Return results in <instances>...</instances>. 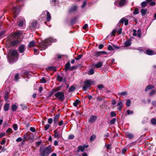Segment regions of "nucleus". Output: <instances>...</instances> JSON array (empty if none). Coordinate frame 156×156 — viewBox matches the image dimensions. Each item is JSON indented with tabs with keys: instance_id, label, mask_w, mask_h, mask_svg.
Listing matches in <instances>:
<instances>
[{
	"instance_id": "473e14b6",
	"label": "nucleus",
	"mask_w": 156,
	"mask_h": 156,
	"mask_svg": "<svg viewBox=\"0 0 156 156\" xmlns=\"http://www.w3.org/2000/svg\"><path fill=\"white\" fill-rule=\"evenodd\" d=\"M21 32L20 31H17L14 34H12V36L13 37L19 36L21 34Z\"/></svg>"
},
{
	"instance_id": "412c9836",
	"label": "nucleus",
	"mask_w": 156,
	"mask_h": 156,
	"mask_svg": "<svg viewBox=\"0 0 156 156\" xmlns=\"http://www.w3.org/2000/svg\"><path fill=\"white\" fill-rule=\"evenodd\" d=\"M47 69H48L51 70L53 71H55L56 70V67L53 66H49L47 68Z\"/></svg>"
},
{
	"instance_id": "4468645a",
	"label": "nucleus",
	"mask_w": 156,
	"mask_h": 156,
	"mask_svg": "<svg viewBox=\"0 0 156 156\" xmlns=\"http://www.w3.org/2000/svg\"><path fill=\"white\" fill-rule=\"evenodd\" d=\"M59 117L60 115L57 114L54 117L53 121L55 125L57 123L58 119L59 118Z\"/></svg>"
},
{
	"instance_id": "6e6d98bb",
	"label": "nucleus",
	"mask_w": 156,
	"mask_h": 156,
	"mask_svg": "<svg viewBox=\"0 0 156 156\" xmlns=\"http://www.w3.org/2000/svg\"><path fill=\"white\" fill-rule=\"evenodd\" d=\"M98 88L99 89H101L104 88V86L102 84H100L98 86Z\"/></svg>"
},
{
	"instance_id": "603ef678",
	"label": "nucleus",
	"mask_w": 156,
	"mask_h": 156,
	"mask_svg": "<svg viewBox=\"0 0 156 156\" xmlns=\"http://www.w3.org/2000/svg\"><path fill=\"white\" fill-rule=\"evenodd\" d=\"M13 128L14 130H16L18 129L17 125L16 124H14L13 126Z\"/></svg>"
},
{
	"instance_id": "e433bc0d",
	"label": "nucleus",
	"mask_w": 156,
	"mask_h": 156,
	"mask_svg": "<svg viewBox=\"0 0 156 156\" xmlns=\"http://www.w3.org/2000/svg\"><path fill=\"white\" fill-rule=\"evenodd\" d=\"M155 90H153L151 91L149 93V95L150 96H152L154 95L155 93Z\"/></svg>"
},
{
	"instance_id": "2f4dec72",
	"label": "nucleus",
	"mask_w": 156,
	"mask_h": 156,
	"mask_svg": "<svg viewBox=\"0 0 156 156\" xmlns=\"http://www.w3.org/2000/svg\"><path fill=\"white\" fill-rule=\"evenodd\" d=\"M147 2L146 1H144L142 2L141 3V5L142 7H145L147 5Z\"/></svg>"
},
{
	"instance_id": "69168bd1",
	"label": "nucleus",
	"mask_w": 156,
	"mask_h": 156,
	"mask_svg": "<svg viewBox=\"0 0 156 156\" xmlns=\"http://www.w3.org/2000/svg\"><path fill=\"white\" fill-rule=\"evenodd\" d=\"M74 136L73 135H70L69 136V139H72L74 138Z\"/></svg>"
},
{
	"instance_id": "09e8293b",
	"label": "nucleus",
	"mask_w": 156,
	"mask_h": 156,
	"mask_svg": "<svg viewBox=\"0 0 156 156\" xmlns=\"http://www.w3.org/2000/svg\"><path fill=\"white\" fill-rule=\"evenodd\" d=\"M75 89V88L73 86H71L69 89L70 92H73Z\"/></svg>"
},
{
	"instance_id": "4c0bfd02",
	"label": "nucleus",
	"mask_w": 156,
	"mask_h": 156,
	"mask_svg": "<svg viewBox=\"0 0 156 156\" xmlns=\"http://www.w3.org/2000/svg\"><path fill=\"white\" fill-rule=\"evenodd\" d=\"M131 104V101L130 100L128 99L127 100L126 103V105L127 106H129Z\"/></svg>"
},
{
	"instance_id": "ddd939ff",
	"label": "nucleus",
	"mask_w": 156,
	"mask_h": 156,
	"mask_svg": "<svg viewBox=\"0 0 156 156\" xmlns=\"http://www.w3.org/2000/svg\"><path fill=\"white\" fill-rule=\"evenodd\" d=\"M19 51L20 53H23L25 51V46L23 45H20L19 48Z\"/></svg>"
},
{
	"instance_id": "37998d69",
	"label": "nucleus",
	"mask_w": 156,
	"mask_h": 156,
	"mask_svg": "<svg viewBox=\"0 0 156 156\" xmlns=\"http://www.w3.org/2000/svg\"><path fill=\"white\" fill-rule=\"evenodd\" d=\"M151 122L153 125L156 124V119H153L151 120Z\"/></svg>"
},
{
	"instance_id": "7ed1b4c3",
	"label": "nucleus",
	"mask_w": 156,
	"mask_h": 156,
	"mask_svg": "<svg viewBox=\"0 0 156 156\" xmlns=\"http://www.w3.org/2000/svg\"><path fill=\"white\" fill-rule=\"evenodd\" d=\"M19 54L16 50H13L11 52V56L9 57L10 62H14L16 61L19 57Z\"/></svg>"
},
{
	"instance_id": "b1692460",
	"label": "nucleus",
	"mask_w": 156,
	"mask_h": 156,
	"mask_svg": "<svg viewBox=\"0 0 156 156\" xmlns=\"http://www.w3.org/2000/svg\"><path fill=\"white\" fill-rule=\"evenodd\" d=\"M12 11L14 15H16L18 12V9L16 7H14L12 9Z\"/></svg>"
},
{
	"instance_id": "774afa93",
	"label": "nucleus",
	"mask_w": 156,
	"mask_h": 156,
	"mask_svg": "<svg viewBox=\"0 0 156 156\" xmlns=\"http://www.w3.org/2000/svg\"><path fill=\"white\" fill-rule=\"evenodd\" d=\"M155 5V2H152L150 4V5L151 6H153Z\"/></svg>"
},
{
	"instance_id": "a18cd8bd",
	"label": "nucleus",
	"mask_w": 156,
	"mask_h": 156,
	"mask_svg": "<svg viewBox=\"0 0 156 156\" xmlns=\"http://www.w3.org/2000/svg\"><path fill=\"white\" fill-rule=\"evenodd\" d=\"M126 112L127 114L129 115L130 114H133V112L132 111L129 110H127Z\"/></svg>"
},
{
	"instance_id": "f8f14e48",
	"label": "nucleus",
	"mask_w": 156,
	"mask_h": 156,
	"mask_svg": "<svg viewBox=\"0 0 156 156\" xmlns=\"http://www.w3.org/2000/svg\"><path fill=\"white\" fill-rule=\"evenodd\" d=\"M145 53L148 55H153L156 54L152 50H147L146 51Z\"/></svg>"
},
{
	"instance_id": "6ab92c4d",
	"label": "nucleus",
	"mask_w": 156,
	"mask_h": 156,
	"mask_svg": "<svg viewBox=\"0 0 156 156\" xmlns=\"http://www.w3.org/2000/svg\"><path fill=\"white\" fill-rule=\"evenodd\" d=\"M65 71H67L70 68V64L69 62H68L65 66Z\"/></svg>"
},
{
	"instance_id": "338daca9",
	"label": "nucleus",
	"mask_w": 156,
	"mask_h": 156,
	"mask_svg": "<svg viewBox=\"0 0 156 156\" xmlns=\"http://www.w3.org/2000/svg\"><path fill=\"white\" fill-rule=\"evenodd\" d=\"M51 2L53 4L55 5V3L58 2L57 0H52Z\"/></svg>"
},
{
	"instance_id": "393cba45",
	"label": "nucleus",
	"mask_w": 156,
	"mask_h": 156,
	"mask_svg": "<svg viewBox=\"0 0 156 156\" xmlns=\"http://www.w3.org/2000/svg\"><path fill=\"white\" fill-rule=\"evenodd\" d=\"M9 105L8 104H5L4 105V110L5 111H7L9 108Z\"/></svg>"
},
{
	"instance_id": "9d476101",
	"label": "nucleus",
	"mask_w": 156,
	"mask_h": 156,
	"mask_svg": "<svg viewBox=\"0 0 156 156\" xmlns=\"http://www.w3.org/2000/svg\"><path fill=\"white\" fill-rule=\"evenodd\" d=\"M124 23L125 25L126 26L128 24L129 21L127 19L123 17L121 19L119 23Z\"/></svg>"
},
{
	"instance_id": "0eeeda50",
	"label": "nucleus",
	"mask_w": 156,
	"mask_h": 156,
	"mask_svg": "<svg viewBox=\"0 0 156 156\" xmlns=\"http://www.w3.org/2000/svg\"><path fill=\"white\" fill-rule=\"evenodd\" d=\"M54 136L57 138H61L62 136V131H58V130H55L54 131Z\"/></svg>"
},
{
	"instance_id": "20e7f679",
	"label": "nucleus",
	"mask_w": 156,
	"mask_h": 156,
	"mask_svg": "<svg viewBox=\"0 0 156 156\" xmlns=\"http://www.w3.org/2000/svg\"><path fill=\"white\" fill-rule=\"evenodd\" d=\"M93 81L90 80H87L84 82V85L83 86V89L84 90L86 91L93 83Z\"/></svg>"
},
{
	"instance_id": "dca6fc26",
	"label": "nucleus",
	"mask_w": 156,
	"mask_h": 156,
	"mask_svg": "<svg viewBox=\"0 0 156 156\" xmlns=\"http://www.w3.org/2000/svg\"><path fill=\"white\" fill-rule=\"evenodd\" d=\"M154 86L153 85H148L147 87H146L145 89V91H147L149 90L152 89L154 88Z\"/></svg>"
},
{
	"instance_id": "680f3d73",
	"label": "nucleus",
	"mask_w": 156,
	"mask_h": 156,
	"mask_svg": "<svg viewBox=\"0 0 156 156\" xmlns=\"http://www.w3.org/2000/svg\"><path fill=\"white\" fill-rule=\"evenodd\" d=\"M30 130L33 132H34L35 131V129L33 127H31L30 128Z\"/></svg>"
},
{
	"instance_id": "c756f323",
	"label": "nucleus",
	"mask_w": 156,
	"mask_h": 156,
	"mask_svg": "<svg viewBox=\"0 0 156 156\" xmlns=\"http://www.w3.org/2000/svg\"><path fill=\"white\" fill-rule=\"evenodd\" d=\"M126 134V136L130 139H131L133 137V135L130 133H127Z\"/></svg>"
},
{
	"instance_id": "a19ab883",
	"label": "nucleus",
	"mask_w": 156,
	"mask_h": 156,
	"mask_svg": "<svg viewBox=\"0 0 156 156\" xmlns=\"http://www.w3.org/2000/svg\"><path fill=\"white\" fill-rule=\"evenodd\" d=\"M127 94V93L126 91H124L118 93V95H126Z\"/></svg>"
},
{
	"instance_id": "cd10ccee",
	"label": "nucleus",
	"mask_w": 156,
	"mask_h": 156,
	"mask_svg": "<svg viewBox=\"0 0 156 156\" xmlns=\"http://www.w3.org/2000/svg\"><path fill=\"white\" fill-rule=\"evenodd\" d=\"M17 108V106L16 105L14 104L12 106L11 110L12 111L14 112L16 110Z\"/></svg>"
},
{
	"instance_id": "7c9ffc66",
	"label": "nucleus",
	"mask_w": 156,
	"mask_h": 156,
	"mask_svg": "<svg viewBox=\"0 0 156 156\" xmlns=\"http://www.w3.org/2000/svg\"><path fill=\"white\" fill-rule=\"evenodd\" d=\"M94 70L93 69L91 68L89 70L88 74L90 75H92L94 73Z\"/></svg>"
},
{
	"instance_id": "4be33fe9",
	"label": "nucleus",
	"mask_w": 156,
	"mask_h": 156,
	"mask_svg": "<svg viewBox=\"0 0 156 156\" xmlns=\"http://www.w3.org/2000/svg\"><path fill=\"white\" fill-rule=\"evenodd\" d=\"M126 0H121L119 1V5L120 6H123L126 3Z\"/></svg>"
},
{
	"instance_id": "c9c22d12",
	"label": "nucleus",
	"mask_w": 156,
	"mask_h": 156,
	"mask_svg": "<svg viewBox=\"0 0 156 156\" xmlns=\"http://www.w3.org/2000/svg\"><path fill=\"white\" fill-rule=\"evenodd\" d=\"M79 101L78 100H77L75 102L73 103V105L75 107H76L77 106L78 104L79 103Z\"/></svg>"
},
{
	"instance_id": "aec40b11",
	"label": "nucleus",
	"mask_w": 156,
	"mask_h": 156,
	"mask_svg": "<svg viewBox=\"0 0 156 156\" xmlns=\"http://www.w3.org/2000/svg\"><path fill=\"white\" fill-rule=\"evenodd\" d=\"M103 65V63L101 62H99L94 65V67L97 68H99L101 67Z\"/></svg>"
},
{
	"instance_id": "a878e982",
	"label": "nucleus",
	"mask_w": 156,
	"mask_h": 156,
	"mask_svg": "<svg viewBox=\"0 0 156 156\" xmlns=\"http://www.w3.org/2000/svg\"><path fill=\"white\" fill-rule=\"evenodd\" d=\"M35 44V42L34 41H32L29 43L28 45L29 47H33Z\"/></svg>"
},
{
	"instance_id": "e2e57ef3",
	"label": "nucleus",
	"mask_w": 156,
	"mask_h": 156,
	"mask_svg": "<svg viewBox=\"0 0 156 156\" xmlns=\"http://www.w3.org/2000/svg\"><path fill=\"white\" fill-rule=\"evenodd\" d=\"M133 35L134 36H136L137 35V34L136 33V30L135 29H133Z\"/></svg>"
},
{
	"instance_id": "423d86ee",
	"label": "nucleus",
	"mask_w": 156,
	"mask_h": 156,
	"mask_svg": "<svg viewBox=\"0 0 156 156\" xmlns=\"http://www.w3.org/2000/svg\"><path fill=\"white\" fill-rule=\"evenodd\" d=\"M46 13L47 14L46 20L47 21H49L51 19V16L50 13L48 12H47L46 11L43 12L40 16V17H43V19H44L45 17L44 16H44L45 14Z\"/></svg>"
},
{
	"instance_id": "052dcab7",
	"label": "nucleus",
	"mask_w": 156,
	"mask_h": 156,
	"mask_svg": "<svg viewBox=\"0 0 156 156\" xmlns=\"http://www.w3.org/2000/svg\"><path fill=\"white\" fill-rule=\"evenodd\" d=\"M96 138V136L94 135H92L90 137L91 140H94Z\"/></svg>"
},
{
	"instance_id": "c03bdc74",
	"label": "nucleus",
	"mask_w": 156,
	"mask_h": 156,
	"mask_svg": "<svg viewBox=\"0 0 156 156\" xmlns=\"http://www.w3.org/2000/svg\"><path fill=\"white\" fill-rule=\"evenodd\" d=\"M41 83H45L46 82V81L45 80V79L44 77H42L40 80Z\"/></svg>"
},
{
	"instance_id": "864d4df0",
	"label": "nucleus",
	"mask_w": 156,
	"mask_h": 156,
	"mask_svg": "<svg viewBox=\"0 0 156 156\" xmlns=\"http://www.w3.org/2000/svg\"><path fill=\"white\" fill-rule=\"evenodd\" d=\"M19 75L18 73L16 74L15 75V80L16 81H17L18 80V79H19Z\"/></svg>"
},
{
	"instance_id": "ea45409f",
	"label": "nucleus",
	"mask_w": 156,
	"mask_h": 156,
	"mask_svg": "<svg viewBox=\"0 0 156 156\" xmlns=\"http://www.w3.org/2000/svg\"><path fill=\"white\" fill-rule=\"evenodd\" d=\"M83 55H77V57L75 58L76 60L77 61L80 59L82 57Z\"/></svg>"
},
{
	"instance_id": "f03ea898",
	"label": "nucleus",
	"mask_w": 156,
	"mask_h": 156,
	"mask_svg": "<svg viewBox=\"0 0 156 156\" xmlns=\"http://www.w3.org/2000/svg\"><path fill=\"white\" fill-rule=\"evenodd\" d=\"M56 41L55 39L52 38H49L46 39L45 41L41 42L39 44V46L41 48V50H45L48 46L51 45V43L52 42H55Z\"/></svg>"
},
{
	"instance_id": "0e129e2a",
	"label": "nucleus",
	"mask_w": 156,
	"mask_h": 156,
	"mask_svg": "<svg viewBox=\"0 0 156 156\" xmlns=\"http://www.w3.org/2000/svg\"><path fill=\"white\" fill-rule=\"evenodd\" d=\"M22 140V138L21 137H19L16 139V141L17 142H20Z\"/></svg>"
},
{
	"instance_id": "bb28decb",
	"label": "nucleus",
	"mask_w": 156,
	"mask_h": 156,
	"mask_svg": "<svg viewBox=\"0 0 156 156\" xmlns=\"http://www.w3.org/2000/svg\"><path fill=\"white\" fill-rule=\"evenodd\" d=\"M147 12V9H142L141 10V12L142 16H144Z\"/></svg>"
},
{
	"instance_id": "f3484780",
	"label": "nucleus",
	"mask_w": 156,
	"mask_h": 156,
	"mask_svg": "<svg viewBox=\"0 0 156 156\" xmlns=\"http://www.w3.org/2000/svg\"><path fill=\"white\" fill-rule=\"evenodd\" d=\"M131 40H128L126 41L124 43V45L125 47H128L131 45Z\"/></svg>"
},
{
	"instance_id": "13d9d810",
	"label": "nucleus",
	"mask_w": 156,
	"mask_h": 156,
	"mask_svg": "<svg viewBox=\"0 0 156 156\" xmlns=\"http://www.w3.org/2000/svg\"><path fill=\"white\" fill-rule=\"evenodd\" d=\"M53 121V119L51 118H49L48 119V123L51 124Z\"/></svg>"
},
{
	"instance_id": "6e6552de",
	"label": "nucleus",
	"mask_w": 156,
	"mask_h": 156,
	"mask_svg": "<svg viewBox=\"0 0 156 156\" xmlns=\"http://www.w3.org/2000/svg\"><path fill=\"white\" fill-rule=\"evenodd\" d=\"M94 56L98 57L99 56H101L103 55V54H106L107 53L106 52L103 51H98L97 52H94Z\"/></svg>"
},
{
	"instance_id": "5701e85b",
	"label": "nucleus",
	"mask_w": 156,
	"mask_h": 156,
	"mask_svg": "<svg viewBox=\"0 0 156 156\" xmlns=\"http://www.w3.org/2000/svg\"><path fill=\"white\" fill-rule=\"evenodd\" d=\"M22 19L20 21L19 24V27H22L23 26V23L25 21L24 19L23 18H21Z\"/></svg>"
},
{
	"instance_id": "bf43d9fd",
	"label": "nucleus",
	"mask_w": 156,
	"mask_h": 156,
	"mask_svg": "<svg viewBox=\"0 0 156 156\" xmlns=\"http://www.w3.org/2000/svg\"><path fill=\"white\" fill-rule=\"evenodd\" d=\"M50 125L49 124H46L44 126V128L45 130H48L50 127Z\"/></svg>"
},
{
	"instance_id": "1a4fd4ad",
	"label": "nucleus",
	"mask_w": 156,
	"mask_h": 156,
	"mask_svg": "<svg viewBox=\"0 0 156 156\" xmlns=\"http://www.w3.org/2000/svg\"><path fill=\"white\" fill-rule=\"evenodd\" d=\"M97 119V117L95 115H92L89 119L88 121L90 123H92L95 122Z\"/></svg>"
},
{
	"instance_id": "3c124183",
	"label": "nucleus",
	"mask_w": 156,
	"mask_h": 156,
	"mask_svg": "<svg viewBox=\"0 0 156 156\" xmlns=\"http://www.w3.org/2000/svg\"><path fill=\"white\" fill-rule=\"evenodd\" d=\"M12 132L13 131L12 129L10 128H8L6 131V132L7 133H12Z\"/></svg>"
},
{
	"instance_id": "9b49d317",
	"label": "nucleus",
	"mask_w": 156,
	"mask_h": 156,
	"mask_svg": "<svg viewBox=\"0 0 156 156\" xmlns=\"http://www.w3.org/2000/svg\"><path fill=\"white\" fill-rule=\"evenodd\" d=\"M123 104L122 101H120L117 104V106L118 107L117 109L119 111H121Z\"/></svg>"
},
{
	"instance_id": "2eb2a0df",
	"label": "nucleus",
	"mask_w": 156,
	"mask_h": 156,
	"mask_svg": "<svg viewBox=\"0 0 156 156\" xmlns=\"http://www.w3.org/2000/svg\"><path fill=\"white\" fill-rule=\"evenodd\" d=\"M20 41L18 40H15L11 42L10 45L12 46H15L20 43Z\"/></svg>"
},
{
	"instance_id": "79ce46f5",
	"label": "nucleus",
	"mask_w": 156,
	"mask_h": 156,
	"mask_svg": "<svg viewBox=\"0 0 156 156\" xmlns=\"http://www.w3.org/2000/svg\"><path fill=\"white\" fill-rule=\"evenodd\" d=\"M8 92H5V94L4 95V98H5V101H7L8 99Z\"/></svg>"
},
{
	"instance_id": "f257e3e1",
	"label": "nucleus",
	"mask_w": 156,
	"mask_h": 156,
	"mask_svg": "<svg viewBox=\"0 0 156 156\" xmlns=\"http://www.w3.org/2000/svg\"><path fill=\"white\" fill-rule=\"evenodd\" d=\"M53 151L51 145H49L46 147L43 146L40 147L39 150V154L41 156H45L46 155H48Z\"/></svg>"
},
{
	"instance_id": "5fc2aeb1",
	"label": "nucleus",
	"mask_w": 156,
	"mask_h": 156,
	"mask_svg": "<svg viewBox=\"0 0 156 156\" xmlns=\"http://www.w3.org/2000/svg\"><path fill=\"white\" fill-rule=\"evenodd\" d=\"M116 115L115 112L112 111L111 112V116L112 117H114L116 116Z\"/></svg>"
},
{
	"instance_id": "39448f33",
	"label": "nucleus",
	"mask_w": 156,
	"mask_h": 156,
	"mask_svg": "<svg viewBox=\"0 0 156 156\" xmlns=\"http://www.w3.org/2000/svg\"><path fill=\"white\" fill-rule=\"evenodd\" d=\"M55 96L60 101H63L65 98L64 92L62 91L57 92L55 94Z\"/></svg>"
},
{
	"instance_id": "c85d7f7f",
	"label": "nucleus",
	"mask_w": 156,
	"mask_h": 156,
	"mask_svg": "<svg viewBox=\"0 0 156 156\" xmlns=\"http://www.w3.org/2000/svg\"><path fill=\"white\" fill-rule=\"evenodd\" d=\"M77 9V7L76 6H74L72 7L70 9V12H73L76 11Z\"/></svg>"
},
{
	"instance_id": "58836bf2",
	"label": "nucleus",
	"mask_w": 156,
	"mask_h": 156,
	"mask_svg": "<svg viewBox=\"0 0 156 156\" xmlns=\"http://www.w3.org/2000/svg\"><path fill=\"white\" fill-rule=\"evenodd\" d=\"M59 90H60V88H59L58 89H55L52 90L51 92V94H50V96L54 92H55L56 91H58Z\"/></svg>"
},
{
	"instance_id": "de8ad7c7",
	"label": "nucleus",
	"mask_w": 156,
	"mask_h": 156,
	"mask_svg": "<svg viewBox=\"0 0 156 156\" xmlns=\"http://www.w3.org/2000/svg\"><path fill=\"white\" fill-rule=\"evenodd\" d=\"M108 49L110 51H113L114 50V48L111 45H109L108 46Z\"/></svg>"
},
{
	"instance_id": "4d7b16f0",
	"label": "nucleus",
	"mask_w": 156,
	"mask_h": 156,
	"mask_svg": "<svg viewBox=\"0 0 156 156\" xmlns=\"http://www.w3.org/2000/svg\"><path fill=\"white\" fill-rule=\"evenodd\" d=\"M57 79L58 81H62V78L60 76H57Z\"/></svg>"
},
{
	"instance_id": "72a5a7b5",
	"label": "nucleus",
	"mask_w": 156,
	"mask_h": 156,
	"mask_svg": "<svg viewBox=\"0 0 156 156\" xmlns=\"http://www.w3.org/2000/svg\"><path fill=\"white\" fill-rule=\"evenodd\" d=\"M37 22L36 21H34L31 23V26L33 27H35L37 25Z\"/></svg>"
},
{
	"instance_id": "49530a36",
	"label": "nucleus",
	"mask_w": 156,
	"mask_h": 156,
	"mask_svg": "<svg viewBox=\"0 0 156 156\" xmlns=\"http://www.w3.org/2000/svg\"><path fill=\"white\" fill-rule=\"evenodd\" d=\"M29 135L27 134H26L24 135L23 136V138L25 140H27V138H29Z\"/></svg>"
},
{
	"instance_id": "f704fd0d",
	"label": "nucleus",
	"mask_w": 156,
	"mask_h": 156,
	"mask_svg": "<svg viewBox=\"0 0 156 156\" xmlns=\"http://www.w3.org/2000/svg\"><path fill=\"white\" fill-rule=\"evenodd\" d=\"M116 120L115 118H114L112 120H110L109 122L110 124L111 125L114 124Z\"/></svg>"
},
{
	"instance_id": "8fccbe9b",
	"label": "nucleus",
	"mask_w": 156,
	"mask_h": 156,
	"mask_svg": "<svg viewBox=\"0 0 156 156\" xmlns=\"http://www.w3.org/2000/svg\"><path fill=\"white\" fill-rule=\"evenodd\" d=\"M138 9L137 8H136L133 12V13L134 14L136 15L138 14Z\"/></svg>"
},
{
	"instance_id": "a211bd4d",
	"label": "nucleus",
	"mask_w": 156,
	"mask_h": 156,
	"mask_svg": "<svg viewBox=\"0 0 156 156\" xmlns=\"http://www.w3.org/2000/svg\"><path fill=\"white\" fill-rule=\"evenodd\" d=\"M85 148V147L83 146H80L78 147V149L77 151V152H79L80 151H81V152H83Z\"/></svg>"
}]
</instances>
